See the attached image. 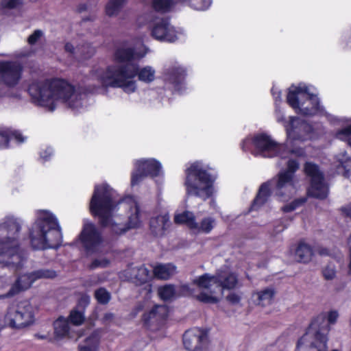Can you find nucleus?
I'll return each instance as SVG.
<instances>
[{"instance_id": "1", "label": "nucleus", "mask_w": 351, "mask_h": 351, "mask_svg": "<svg viewBox=\"0 0 351 351\" xmlns=\"http://www.w3.org/2000/svg\"><path fill=\"white\" fill-rule=\"evenodd\" d=\"M89 208L91 214L99 218L101 226L109 228L115 234L141 225V212L137 201L130 196L121 199L117 191L106 184L95 186Z\"/></svg>"}, {"instance_id": "2", "label": "nucleus", "mask_w": 351, "mask_h": 351, "mask_svg": "<svg viewBox=\"0 0 351 351\" xmlns=\"http://www.w3.org/2000/svg\"><path fill=\"white\" fill-rule=\"evenodd\" d=\"M146 51H139L123 44L118 47L114 53L117 62L106 68H95L92 70L90 77L97 81L102 87L121 88L125 93L131 94L137 89L138 80L144 83H151L155 80L156 71L150 66L139 68L134 62L143 58Z\"/></svg>"}, {"instance_id": "3", "label": "nucleus", "mask_w": 351, "mask_h": 351, "mask_svg": "<svg viewBox=\"0 0 351 351\" xmlns=\"http://www.w3.org/2000/svg\"><path fill=\"white\" fill-rule=\"evenodd\" d=\"M28 93L36 106L50 112L55 110L60 103L74 112H80L86 107L85 95L62 78L34 80L29 85Z\"/></svg>"}, {"instance_id": "4", "label": "nucleus", "mask_w": 351, "mask_h": 351, "mask_svg": "<svg viewBox=\"0 0 351 351\" xmlns=\"http://www.w3.org/2000/svg\"><path fill=\"white\" fill-rule=\"evenodd\" d=\"M238 279L235 274L228 269L220 270L215 275L204 274L193 280L197 289L191 288L189 285L181 286L183 295L192 296L204 303L215 304L219 302L223 295V289L236 287Z\"/></svg>"}, {"instance_id": "5", "label": "nucleus", "mask_w": 351, "mask_h": 351, "mask_svg": "<svg viewBox=\"0 0 351 351\" xmlns=\"http://www.w3.org/2000/svg\"><path fill=\"white\" fill-rule=\"evenodd\" d=\"M21 225L17 219L8 217L0 223V265L19 269L23 265L27 254L21 246L18 234Z\"/></svg>"}, {"instance_id": "6", "label": "nucleus", "mask_w": 351, "mask_h": 351, "mask_svg": "<svg viewBox=\"0 0 351 351\" xmlns=\"http://www.w3.org/2000/svg\"><path fill=\"white\" fill-rule=\"evenodd\" d=\"M29 239L32 247L36 250L59 247L62 234L56 217L48 211H38L36 219L29 230Z\"/></svg>"}, {"instance_id": "7", "label": "nucleus", "mask_w": 351, "mask_h": 351, "mask_svg": "<svg viewBox=\"0 0 351 351\" xmlns=\"http://www.w3.org/2000/svg\"><path fill=\"white\" fill-rule=\"evenodd\" d=\"M298 167V161L289 159L287 162V170L279 173L277 180L273 179L261 186L257 196L252 205V208L257 209L267 202L271 193V189L276 195L282 201L293 196L297 191L294 173Z\"/></svg>"}, {"instance_id": "8", "label": "nucleus", "mask_w": 351, "mask_h": 351, "mask_svg": "<svg viewBox=\"0 0 351 351\" xmlns=\"http://www.w3.org/2000/svg\"><path fill=\"white\" fill-rule=\"evenodd\" d=\"M209 168L200 161H195L185 170L186 193L198 197L203 200L214 193L213 184L216 176L208 172Z\"/></svg>"}, {"instance_id": "9", "label": "nucleus", "mask_w": 351, "mask_h": 351, "mask_svg": "<svg viewBox=\"0 0 351 351\" xmlns=\"http://www.w3.org/2000/svg\"><path fill=\"white\" fill-rule=\"evenodd\" d=\"M287 147V145L278 144L265 133L258 134L252 138H247L241 144L243 151H249L254 156L263 158L279 156L281 158H286L291 154L302 156L304 153L302 149L289 150Z\"/></svg>"}, {"instance_id": "10", "label": "nucleus", "mask_w": 351, "mask_h": 351, "mask_svg": "<svg viewBox=\"0 0 351 351\" xmlns=\"http://www.w3.org/2000/svg\"><path fill=\"white\" fill-rule=\"evenodd\" d=\"M287 101L296 113L304 116L322 112L318 97L311 93L309 87L304 84L291 86L288 89Z\"/></svg>"}, {"instance_id": "11", "label": "nucleus", "mask_w": 351, "mask_h": 351, "mask_svg": "<svg viewBox=\"0 0 351 351\" xmlns=\"http://www.w3.org/2000/svg\"><path fill=\"white\" fill-rule=\"evenodd\" d=\"M35 322V310L27 300L10 305L4 315L3 326L13 329H23Z\"/></svg>"}, {"instance_id": "12", "label": "nucleus", "mask_w": 351, "mask_h": 351, "mask_svg": "<svg viewBox=\"0 0 351 351\" xmlns=\"http://www.w3.org/2000/svg\"><path fill=\"white\" fill-rule=\"evenodd\" d=\"M322 317H316L306 332L298 339L295 351H327V333L328 328L319 327Z\"/></svg>"}, {"instance_id": "13", "label": "nucleus", "mask_w": 351, "mask_h": 351, "mask_svg": "<svg viewBox=\"0 0 351 351\" xmlns=\"http://www.w3.org/2000/svg\"><path fill=\"white\" fill-rule=\"evenodd\" d=\"M149 29L152 37L160 42L174 43L186 38L184 29L175 27L166 18H154L149 24Z\"/></svg>"}, {"instance_id": "14", "label": "nucleus", "mask_w": 351, "mask_h": 351, "mask_svg": "<svg viewBox=\"0 0 351 351\" xmlns=\"http://www.w3.org/2000/svg\"><path fill=\"white\" fill-rule=\"evenodd\" d=\"M176 223L185 224L194 234H209L216 225L215 219L211 217H206L197 222L194 215L185 211L175 215Z\"/></svg>"}, {"instance_id": "15", "label": "nucleus", "mask_w": 351, "mask_h": 351, "mask_svg": "<svg viewBox=\"0 0 351 351\" xmlns=\"http://www.w3.org/2000/svg\"><path fill=\"white\" fill-rule=\"evenodd\" d=\"M304 171L311 178V184L307 191L308 195L318 199L326 198L328 193V188L318 167L315 164L306 162Z\"/></svg>"}, {"instance_id": "16", "label": "nucleus", "mask_w": 351, "mask_h": 351, "mask_svg": "<svg viewBox=\"0 0 351 351\" xmlns=\"http://www.w3.org/2000/svg\"><path fill=\"white\" fill-rule=\"evenodd\" d=\"M56 272L50 269H39L30 274L20 276L6 295H0V298L11 297L20 291L29 289L32 283L40 278H53Z\"/></svg>"}, {"instance_id": "17", "label": "nucleus", "mask_w": 351, "mask_h": 351, "mask_svg": "<svg viewBox=\"0 0 351 351\" xmlns=\"http://www.w3.org/2000/svg\"><path fill=\"white\" fill-rule=\"evenodd\" d=\"M23 66L16 61H0V80L9 88L18 87L23 75Z\"/></svg>"}, {"instance_id": "18", "label": "nucleus", "mask_w": 351, "mask_h": 351, "mask_svg": "<svg viewBox=\"0 0 351 351\" xmlns=\"http://www.w3.org/2000/svg\"><path fill=\"white\" fill-rule=\"evenodd\" d=\"M287 135V146L291 141H306L313 138V128L308 123L298 117H290L288 125H285Z\"/></svg>"}, {"instance_id": "19", "label": "nucleus", "mask_w": 351, "mask_h": 351, "mask_svg": "<svg viewBox=\"0 0 351 351\" xmlns=\"http://www.w3.org/2000/svg\"><path fill=\"white\" fill-rule=\"evenodd\" d=\"M161 165L154 159H141L134 163V169L132 174V184H138L148 176H159Z\"/></svg>"}, {"instance_id": "20", "label": "nucleus", "mask_w": 351, "mask_h": 351, "mask_svg": "<svg viewBox=\"0 0 351 351\" xmlns=\"http://www.w3.org/2000/svg\"><path fill=\"white\" fill-rule=\"evenodd\" d=\"M80 240L88 252L99 251L103 243L100 233L90 223H84Z\"/></svg>"}, {"instance_id": "21", "label": "nucleus", "mask_w": 351, "mask_h": 351, "mask_svg": "<svg viewBox=\"0 0 351 351\" xmlns=\"http://www.w3.org/2000/svg\"><path fill=\"white\" fill-rule=\"evenodd\" d=\"M207 341V335L202 329L194 328L185 332L183 344L189 351H202Z\"/></svg>"}, {"instance_id": "22", "label": "nucleus", "mask_w": 351, "mask_h": 351, "mask_svg": "<svg viewBox=\"0 0 351 351\" xmlns=\"http://www.w3.org/2000/svg\"><path fill=\"white\" fill-rule=\"evenodd\" d=\"M153 276V271L145 265L130 266L120 274L121 278L131 281L136 285L147 283L152 279Z\"/></svg>"}, {"instance_id": "23", "label": "nucleus", "mask_w": 351, "mask_h": 351, "mask_svg": "<svg viewBox=\"0 0 351 351\" xmlns=\"http://www.w3.org/2000/svg\"><path fill=\"white\" fill-rule=\"evenodd\" d=\"M186 75V70L181 65L175 64L165 69L163 79L166 84L172 85L176 90H180Z\"/></svg>"}, {"instance_id": "24", "label": "nucleus", "mask_w": 351, "mask_h": 351, "mask_svg": "<svg viewBox=\"0 0 351 351\" xmlns=\"http://www.w3.org/2000/svg\"><path fill=\"white\" fill-rule=\"evenodd\" d=\"M330 121L334 124H338L343 126V128L337 131L336 137L338 139L346 141L351 146V119L341 118L338 119L335 117H329Z\"/></svg>"}, {"instance_id": "25", "label": "nucleus", "mask_w": 351, "mask_h": 351, "mask_svg": "<svg viewBox=\"0 0 351 351\" xmlns=\"http://www.w3.org/2000/svg\"><path fill=\"white\" fill-rule=\"evenodd\" d=\"M169 216L164 213L162 215L154 217L150 219V228L156 235H162L169 227Z\"/></svg>"}, {"instance_id": "26", "label": "nucleus", "mask_w": 351, "mask_h": 351, "mask_svg": "<svg viewBox=\"0 0 351 351\" xmlns=\"http://www.w3.org/2000/svg\"><path fill=\"white\" fill-rule=\"evenodd\" d=\"M152 271L154 276L162 280L169 279L177 272L176 267L172 263L157 265Z\"/></svg>"}, {"instance_id": "27", "label": "nucleus", "mask_w": 351, "mask_h": 351, "mask_svg": "<svg viewBox=\"0 0 351 351\" xmlns=\"http://www.w3.org/2000/svg\"><path fill=\"white\" fill-rule=\"evenodd\" d=\"M276 291L272 287H267L263 290L256 291L252 294V297L257 304L261 306H267L271 303L274 300Z\"/></svg>"}, {"instance_id": "28", "label": "nucleus", "mask_w": 351, "mask_h": 351, "mask_svg": "<svg viewBox=\"0 0 351 351\" xmlns=\"http://www.w3.org/2000/svg\"><path fill=\"white\" fill-rule=\"evenodd\" d=\"M15 141L17 143H23L25 137L17 131H5L0 132V149L8 148L9 142Z\"/></svg>"}, {"instance_id": "29", "label": "nucleus", "mask_w": 351, "mask_h": 351, "mask_svg": "<svg viewBox=\"0 0 351 351\" xmlns=\"http://www.w3.org/2000/svg\"><path fill=\"white\" fill-rule=\"evenodd\" d=\"M168 308L165 305L156 306L147 315H144V321L148 324L151 319L156 321L164 319L168 315Z\"/></svg>"}, {"instance_id": "30", "label": "nucleus", "mask_w": 351, "mask_h": 351, "mask_svg": "<svg viewBox=\"0 0 351 351\" xmlns=\"http://www.w3.org/2000/svg\"><path fill=\"white\" fill-rule=\"evenodd\" d=\"M313 255V249L305 243H300L295 250V258L300 262L307 263L310 261Z\"/></svg>"}, {"instance_id": "31", "label": "nucleus", "mask_w": 351, "mask_h": 351, "mask_svg": "<svg viewBox=\"0 0 351 351\" xmlns=\"http://www.w3.org/2000/svg\"><path fill=\"white\" fill-rule=\"evenodd\" d=\"M99 339L100 336L99 332H94L86 339L84 344L79 346V351H97Z\"/></svg>"}, {"instance_id": "32", "label": "nucleus", "mask_w": 351, "mask_h": 351, "mask_svg": "<svg viewBox=\"0 0 351 351\" xmlns=\"http://www.w3.org/2000/svg\"><path fill=\"white\" fill-rule=\"evenodd\" d=\"M55 334L58 337H63L68 335L69 324L67 319L60 317L54 322Z\"/></svg>"}, {"instance_id": "33", "label": "nucleus", "mask_w": 351, "mask_h": 351, "mask_svg": "<svg viewBox=\"0 0 351 351\" xmlns=\"http://www.w3.org/2000/svg\"><path fill=\"white\" fill-rule=\"evenodd\" d=\"M173 5V0H152V7L157 12L163 13L169 12Z\"/></svg>"}, {"instance_id": "34", "label": "nucleus", "mask_w": 351, "mask_h": 351, "mask_svg": "<svg viewBox=\"0 0 351 351\" xmlns=\"http://www.w3.org/2000/svg\"><path fill=\"white\" fill-rule=\"evenodd\" d=\"M335 164L337 168V171L340 172V169L346 170L351 166V159L347 155L346 152H341L335 156Z\"/></svg>"}, {"instance_id": "35", "label": "nucleus", "mask_w": 351, "mask_h": 351, "mask_svg": "<svg viewBox=\"0 0 351 351\" xmlns=\"http://www.w3.org/2000/svg\"><path fill=\"white\" fill-rule=\"evenodd\" d=\"M123 6L117 0H109L105 6V13L110 17L117 16Z\"/></svg>"}, {"instance_id": "36", "label": "nucleus", "mask_w": 351, "mask_h": 351, "mask_svg": "<svg viewBox=\"0 0 351 351\" xmlns=\"http://www.w3.org/2000/svg\"><path fill=\"white\" fill-rule=\"evenodd\" d=\"M160 298L163 300H170L176 297V289L173 285H167L158 288Z\"/></svg>"}, {"instance_id": "37", "label": "nucleus", "mask_w": 351, "mask_h": 351, "mask_svg": "<svg viewBox=\"0 0 351 351\" xmlns=\"http://www.w3.org/2000/svg\"><path fill=\"white\" fill-rule=\"evenodd\" d=\"M78 58L77 60H85L92 57L95 53V49L88 43L77 47Z\"/></svg>"}, {"instance_id": "38", "label": "nucleus", "mask_w": 351, "mask_h": 351, "mask_svg": "<svg viewBox=\"0 0 351 351\" xmlns=\"http://www.w3.org/2000/svg\"><path fill=\"white\" fill-rule=\"evenodd\" d=\"M95 298L99 304H106L111 299V294L104 288H99L95 291Z\"/></svg>"}, {"instance_id": "39", "label": "nucleus", "mask_w": 351, "mask_h": 351, "mask_svg": "<svg viewBox=\"0 0 351 351\" xmlns=\"http://www.w3.org/2000/svg\"><path fill=\"white\" fill-rule=\"evenodd\" d=\"M70 321L75 325H80L84 320V316L82 311L73 310L69 315Z\"/></svg>"}, {"instance_id": "40", "label": "nucleus", "mask_w": 351, "mask_h": 351, "mask_svg": "<svg viewBox=\"0 0 351 351\" xmlns=\"http://www.w3.org/2000/svg\"><path fill=\"white\" fill-rule=\"evenodd\" d=\"M306 201V198L302 197L298 199L294 200L289 204H287L282 208V210L284 212H291L294 210L297 207L303 204Z\"/></svg>"}, {"instance_id": "41", "label": "nucleus", "mask_w": 351, "mask_h": 351, "mask_svg": "<svg viewBox=\"0 0 351 351\" xmlns=\"http://www.w3.org/2000/svg\"><path fill=\"white\" fill-rule=\"evenodd\" d=\"M110 265V261L106 258H99L95 259L90 265V268L92 269L98 267H106Z\"/></svg>"}, {"instance_id": "42", "label": "nucleus", "mask_w": 351, "mask_h": 351, "mask_svg": "<svg viewBox=\"0 0 351 351\" xmlns=\"http://www.w3.org/2000/svg\"><path fill=\"white\" fill-rule=\"evenodd\" d=\"M322 273L326 280H332L336 276L335 267L329 265L323 269Z\"/></svg>"}, {"instance_id": "43", "label": "nucleus", "mask_w": 351, "mask_h": 351, "mask_svg": "<svg viewBox=\"0 0 351 351\" xmlns=\"http://www.w3.org/2000/svg\"><path fill=\"white\" fill-rule=\"evenodd\" d=\"M43 32L41 30H35L27 38L29 45L36 44L43 36Z\"/></svg>"}, {"instance_id": "44", "label": "nucleus", "mask_w": 351, "mask_h": 351, "mask_svg": "<svg viewBox=\"0 0 351 351\" xmlns=\"http://www.w3.org/2000/svg\"><path fill=\"white\" fill-rule=\"evenodd\" d=\"M20 3L19 0H1V6L5 8H15Z\"/></svg>"}, {"instance_id": "45", "label": "nucleus", "mask_w": 351, "mask_h": 351, "mask_svg": "<svg viewBox=\"0 0 351 351\" xmlns=\"http://www.w3.org/2000/svg\"><path fill=\"white\" fill-rule=\"evenodd\" d=\"M53 154V150L51 147H46L45 149L40 152V158L43 162L47 161Z\"/></svg>"}, {"instance_id": "46", "label": "nucleus", "mask_w": 351, "mask_h": 351, "mask_svg": "<svg viewBox=\"0 0 351 351\" xmlns=\"http://www.w3.org/2000/svg\"><path fill=\"white\" fill-rule=\"evenodd\" d=\"M64 49L66 52L72 55L75 58H78L77 47L75 48L71 43H66L64 45Z\"/></svg>"}, {"instance_id": "47", "label": "nucleus", "mask_w": 351, "mask_h": 351, "mask_svg": "<svg viewBox=\"0 0 351 351\" xmlns=\"http://www.w3.org/2000/svg\"><path fill=\"white\" fill-rule=\"evenodd\" d=\"M276 117L277 121L278 123H282L285 127V125H288L289 124V122H287L285 120V117H284L283 113L280 110H278V108H276Z\"/></svg>"}, {"instance_id": "48", "label": "nucleus", "mask_w": 351, "mask_h": 351, "mask_svg": "<svg viewBox=\"0 0 351 351\" xmlns=\"http://www.w3.org/2000/svg\"><path fill=\"white\" fill-rule=\"evenodd\" d=\"M90 302V296L87 294H82L79 300L78 305L86 306Z\"/></svg>"}, {"instance_id": "49", "label": "nucleus", "mask_w": 351, "mask_h": 351, "mask_svg": "<svg viewBox=\"0 0 351 351\" xmlns=\"http://www.w3.org/2000/svg\"><path fill=\"white\" fill-rule=\"evenodd\" d=\"M338 313L336 311H331L328 314V321L330 324H334L336 322L338 318Z\"/></svg>"}, {"instance_id": "50", "label": "nucleus", "mask_w": 351, "mask_h": 351, "mask_svg": "<svg viewBox=\"0 0 351 351\" xmlns=\"http://www.w3.org/2000/svg\"><path fill=\"white\" fill-rule=\"evenodd\" d=\"M240 296L236 293H230L228 295L227 300L232 304H238L240 301Z\"/></svg>"}, {"instance_id": "51", "label": "nucleus", "mask_w": 351, "mask_h": 351, "mask_svg": "<svg viewBox=\"0 0 351 351\" xmlns=\"http://www.w3.org/2000/svg\"><path fill=\"white\" fill-rule=\"evenodd\" d=\"M271 93L275 99L276 104L278 101H281V93L277 88H276L275 86H273V88H271Z\"/></svg>"}, {"instance_id": "52", "label": "nucleus", "mask_w": 351, "mask_h": 351, "mask_svg": "<svg viewBox=\"0 0 351 351\" xmlns=\"http://www.w3.org/2000/svg\"><path fill=\"white\" fill-rule=\"evenodd\" d=\"M341 210L346 217H350L351 219V204L345 207H342Z\"/></svg>"}, {"instance_id": "53", "label": "nucleus", "mask_w": 351, "mask_h": 351, "mask_svg": "<svg viewBox=\"0 0 351 351\" xmlns=\"http://www.w3.org/2000/svg\"><path fill=\"white\" fill-rule=\"evenodd\" d=\"M348 245H349V247H350V261L348 263V269H349V273L350 274L351 273V234L348 239Z\"/></svg>"}, {"instance_id": "54", "label": "nucleus", "mask_w": 351, "mask_h": 351, "mask_svg": "<svg viewBox=\"0 0 351 351\" xmlns=\"http://www.w3.org/2000/svg\"><path fill=\"white\" fill-rule=\"evenodd\" d=\"M113 317H114L113 314L108 313L105 314V315L104 317V319L105 322H108V321L112 320L113 319Z\"/></svg>"}, {"instance_id": "55", "label": "nucleus", "mask_w": 351, "mask_h": 351, "mask_svg": "<svg viewBox=\"0 0 351 351\" xmlns=\"http://www.w3.org/2000/svg\"><path fill=\"white\" fill-rule=\"evenodd\" d=\"M102 280L99 276H93L91 280L90 285H94L101 282Z\"/></svg>"}, {"instance_id": "56", "label": "nucleus", "mask_w": 351, "mask_h": 351, "mask_svg": "<svg viewBox=\"0 0 351 351\" xmlns=\"http://www.w3.org/2000/svg\"><path fill=\"white\" fill-rule=\"evenodd\" d=\"M117 1L118 2H119L121 4H122L123 5H124L128 1V0H117Z\"/></svg>"}, {"instance_id": "57", "label": "nucleus", "mask_w": 351, "mask_h": 351, "mask_svg": "<svg viewBox=\"0 0 351 351\" xmlns=\"http://www.w3.org/2000/svg\"><path fill=\"white\" fill-rule=\"evenodd\" d=\"M319 254L322 255H324V254H327V252H326V250H322L319 252Z\"/></svg>"}, {"instance_id": "58", "label": "nucleus", "mask_w": 351, "mask_h": 351, "mask_svg": "<svg viewBox=\"0 0 351 351\" xmlns=\"http://www.w3.org/2000/svg\"><path fill=\"white\" fill-rule=\"evenodd\" d=\"M90 91H92V92H97V89H96L95 88H93V89L90 90Z\"/></svg>"}, {"instance_id": "59", "label": "nucleus", "mask_w": 351, "mask_h": 351, "mask_svg": "<svg viewBox=\"0 0 351 351\" xmlns=\"http://www.w3.org/2000/svg\"><path fill=\"white\" fill-rule=\"evenodd\" d=\"M94 19H95V16H91V18H90V19H89L88 20L93 21V20H94Z\"/></svg>"}, {"instance_id": "60", "label": "nucleus", "mask_w": 351, "mask_h": 351, "mask_svg": "<svg viewBox=\"0 0 351 351\" xmlns=\"http://www.w3.org/2000/svg\"><path fill=\"white\" fill-rule=\"evenodd\" d=\"M86 19H83L82 23H84L86 22Z\"/></svg>"}, {"instance_id": "61", "label": "nucleus", "mask_w": 351, "mask_h": 351, "mask_svg": "<svg viewBox=\"0 0 351 351\" xmlns=\"http://www.w3.org/2000/svg\"><path fill=\"white\" fill-rule=\"evenodd\" d=\"M3 95L2 93H0V97Z\"/></svg>"}, {"instance_id": "62", "label": "nucleus", "mask_w": 351, "mask_h": 351, "mask_svg": "<svg viewBox=\"0 0 351 351\" xmlns=\"http://www.w3.org/2000/svg\"><path fill=\"white\" fill-rule=\"evenodd\" d=\"M332 351H339V350H333Z\"/></svg>"}]
</instances>
